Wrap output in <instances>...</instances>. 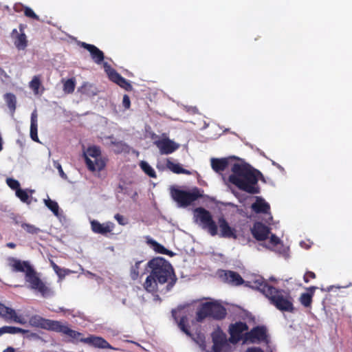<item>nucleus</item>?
Returning a JSON list of instances; mask_svg holds the SVG:
<instances>
[{"label": "nucleus", "instance_id": "1", "mask_svg": "<svg viewBox=\"0 0 352 352\" xmlns=\"http://www.w3.org/2000/svg\"><path fill=\"white\" fill-rule=\"evenodd\" d=\"M146 270L149 272L143 287L149 293H166L177 281V277L170 263L161 257H156L146 264Z\"/></svg>", "mask_w": 352, "mask_h": 352}, {"label": "nucleus", "instance_id": "2", "mask_svg": "<svg viewBox=\"0 0 352 352\" xmlns=\"http://www.w3.org/2000/svg\"><path fill=\"white\" fill-rule=\"evenodd\" d=\"M232 174L229 176V182L239 190L250 194H258L260 188L258 185V177H263L260 171L253 168L248 164H233Z\"/></svg>", "mask_w": 352, "mask_h": 352}, {"label": "nucleus", "instance_id": "3", "mask_svg": "<svg viewBox=\"0 0 352 352\" xmlns=\"http://www.w3.org/2000/svg\"><path fill=\"white\" fill-rule=\"evenodd\" d=\"M197 219L200 221L201 228L206 230L212 236L219 235L221 238H237L236 230L230 226L227 220L221 217L217 223L214 221L211 213L204 208H197L195 210Z\"/></svg>", "mask_w": 352, "mask_h": 352}, {"label": "nucleus", "instance_id": "4", "mask_svg": "<svg viewBox=\"0 0 352 352\" xmlns=\"http://www.w3.org/2000/svg\"><path fill=\"white\" fill-rule=\"evenodd\" d=\"M9 266L14 272L25 273V280L30 288L37 291L43 296L51 293L50 288L40 278L38 274L28 261H21L14 257L9 258Z\"/></svg>", "mask_w": 352, "mask_h": 352}, {"label": "nucleus", "instance_id": "5", "mask_svg": "<svg viewBox=\"0 0 352 352\" xmlns=\"http://www.w3.org/2000/svg\"><path fill=\"white\" fill-rule=\"evenodd\" d=\"M29 324L32 327L53 331L67 335L73 339H77L82 333L71 329L67 325L58 320L46 319L39 315H33L29 318Z\"/></svg>", "mask_w": 352, "mask_h": 352}, {"label": "nucleus", "instance_id": "6", "mask_svg": "<svg viewBox=\"0 0 352 352\" xmlns=\"http://www.w3.org/2000/svg\"><path fill=\"white\" fill-rule=\"evenodd\" d=\"M227 315L226 309L218 301H209L201 303L196 311V320L203 322L207 318L221 320Z\"/></svg>", "mask_w": 352, "mask_h": 352}, {"label": "nucleus", "instance_id": "7", "mask_svg": "<svg viewBox=\"0 0 352 352\" xmlns=\"http://www.w3.org/2000/svg\"><path fill=\"white\" fill-rule=\"evenodd\" d=\"M266 296L277 309L281 311L293 312L294 310L293 299L289 294L274 287Z\"/></svg>", "mask_w": 352, "mask_h": 352}, {"label": "nucleus", "instance_id": "8", "mask_svg": "<svg viewBox=\"0 0 352 352\" xmlns=\"http://www.w3.org/2000/svg\"><path fill=\"white\" fill-rule=\"evenodd\" d=\"M84 157L87 168L92 172L101 171L106 166L105 159L101 157V151L98 146L89 147Z\"/></svg>", "mask_w": 352, "mask_h": 352}, {"label": "nucleus", "instance_id": "9", "mask_svg": "<svg viewBox=\"0 0 352 352\" xmlns=\"http://www.w3.org/2000/svg\"><path fill=\"white\" fill-rule=\"evenodd\" d=\"M170 196L180 207H187L201 197L198 188L186 191L175 187L170 188Z\"/></svg>", "mask_w": 352, "mask_h": 352}, {"label": "nucleus", "instance_id": "10", "mask_svg": "<svg viewBox=\"0 0 352 352\" xmlns=\"http://www.w3.org/2000/svg\"><path fill=\"white\" fill-rule=\"evenodd\" d=\"M268 342L267 329L264 326H256L244 333L243 343Z\"/></svg>", "mask_w": 352, "mask_h": 352}, {"label": "nucleus", "instance_id": "11", "mask_svg": "<svg viewBox=\"0 0 352 352\" xmlns=\"http://www.w3.org/2000/svg\"><path fill=\"white\" fill-rule=\"evenodd\" d=\"M103 68L110 80L116 83L127 91L133 90V87L130 82L123 78L115 69L112 68L108 63H103Z\"/></svg>", "mask_w": 352, "mask_h": 352}, {"label": "nucleus", "instance_id": "12", "mask_svg": "<svg viewBox=\"0 0 352 352\" xmlns=\"http://www.w3.org/2000/svg\"><path fill=\"white\" fill-rule=\"evenodd\" d=\"M154 141V144L159 148L162 155H168L173 153L179 147V145L168 138H160L156 134L151 136Z\"/></svg>", "mask_w": 352, "mask_h": 352}, {"label": "nucleus", "instance_id": "13", "mask_svg": "<svg viewBox=\"0 0 352 352\" xmlns=\"http://www.w3.org/2000/svg\"><path fill=\"white\" fill-rule=\"evenodd\" d=\"M248 326L245 322H236L229 325L228 332L230 336V341L232 343H237L244 340V333L248 332Z\"/></svg>", "mask_w": 352, "mask_h": 352}, {"label": "nucleus", "instance_id": "14", "mask_svg": "<svg viewBox=\"0 0 352 352\" xmlns=\"http://www.w3.org/2000/svg\"><path fill=\"white\" fill-rule=\"evenodd\" d=\"M81 336L78 337L76 340H79L80 342L87 344L90 346H92L98 349H112L113 347L111 345L103 338L100 336H96L94 335H91L87 338H80Z\"/></svg>", "mask_w": 352, "mask_h": 352}, {"label": "nucleus", "instance_id": "15", "mask_svg": "<svg viewBox=\"0 0 352 352\" xmlns=\"http://www.w3.org/2000/svg\"><path fill=\"white\" fill-rule=\"evenodd\" d=\"M251 233L256 240L263 241L269 237L270 228L263 223L257 221L253 224Z\"/></svg>", "mask_w": 352, "mask_h": 352}, {"label": "nucleus", "instance_id": "16", "mask_svg": "<svg viewBox=\"0 0 352 352\" xmlns=\"http://www.w3.org/2000/svg\"><path fill=\"white\" fill-rule=\"evenodd\" d=\"M90 223L91 230L94 233L103 236H107V234L111 233L115 228V224L111 221L100 223L97 220H92Z\"/></svg>", "mask_w": 352, "mask_h": 352}, {"label": "nucleus", "instance_id": "17", "mask_svg": "<svg viewBox=\"0 0 352 352\" xmlns=\"http://www.w3.org/2000/svg\"><path fill=\"white\" fill-rule=\"evenodd\" d=\"M80 46L84 49L87 50L91 55L92 60L98 65L104 63V54L102 51L98 49L96 46L92 44H89L85 42H82Z\"/></svg>", "mask_w": 352, "mask_h": 352}, {"label": "nucleus", "instance_id": "18", "mask_svg": "<svg viewBox=\"0 0 352 352\" xmlns=\"http://www.w3.org/2000/svg\"><path fill=\"white\" fill-rule=\"evenodd\" d=\"M212 351L221 352L223 347L226 344V335L221 331H216L212 334Z\"/></svg>", "mask_w": 352, "mask_h": 352}, {"label": "nucleus", "instance_id": "19", "mask_svg": "<svg viewBox=\"0 0 352 352\" xmlns=\"http://www.w3.org/2000/svg\"><path fill=\"white\" fill-rule=\"evenodd\" d=\"M11 36L14 39V44L19 50H25L28 45V40L25 33H19L16 29L12 30Z\"/></svg>", "mask_w": 352, "mask_h": 352}, {"label": "nucleus", "instance_id": "20", "mask_svg": "<svg viewBox=\"0 0 352 352\" xmlns=\"http://www.w3.org/2000/svg\"><path fill=\"white\" fill-rule=\"evenodd\" d=\"M251 208L257 214H270V204L261 197H256V201L252 204Z\"/></svg>", "mask_w": 352, "mask_h": 352}, {"label": "nucleus", "instance_id": "21", "mask_svg": "<svg viewBox=\"0 0 352 352\" xmlns=\"http://www.w3.org/2000/svg\"><path fill=\"white\" fill-rule=\"evenodd\" d=\"M253 288H255L262 292L265 296L268 295V293L271 292L270 289H273L274 287L270 285L263 277H258L252 281Z\"/></svg>", "mask_w": 352, "mask_h": 352}, {"label": "nucleus", "instance_id": "22", "mask_svg": "<svg viewBox=\"0 0 352 352\" xmlns=\"http://www.w3.org/2000/svg\"><path fill=\"white\" fill-rule=\"evenodd\" d=\"M229 164L228 160L226 158H212L211 160L212 168L217 173L224 171Z\"/></svg>", "mask_w": 352, "mask_h": 352}, {"label": "nucleus", "instance_id": "23", "mask_svg": "<svg viewBox=\"0 0 352 352\" xmlns=\"http://www.w3.org/2000/svg\"><path fill=\"white\" fill-rule=\"evenodd\" d=\"M225 278L227 282L234 285H241L244 282L241 275L233 271H227L225 273Z\"/></svg>", "mask_w": 352, "mask_h": 352}, {"label": "nucleus", "instance_id": "24", "mask_svg": "<svg viewBox=\"0 0 352 352\" xmlns=\"http://www.w3.org/2000/svg\"><path fill=\"white\" fill-rule=\"evenodd\" d=\"M4 320L13 321L21 324H26V320L25 318L18 316L16 311L12 308H10L8 312L6 314V317L4 318Z\"/></svg>", "mask_w": 352, "mask_h": 352}, {"label": "nucleus", "instance_id": "25", "mask_svg": "<svg viewBox=\"0 0 352 352\" xmlns=\"http://www.w3.org/2000/svg\"><path fill=\"white\" fill-rule=\"evenodd\" d=\"M166 166L173 173L176 174H191L190 170L183 168L179 164H175L170 160H167Z\"/></svg>", "mask_w": 352, "mask_h": 352}, {"label": "nucleus", "instance_id": "26", "mask_svg": "<svg viewBox=\"0 0 352 352\" xmlns=\"http://www.w3.org/2000/svg\"><path fill=\"white\" fill-rule=\"evenodd\" d=\"M32 195L34 192V190H29V189H17L16 192V196L20 199V200L23 203L30 204V195Z\"/></svg>", "mask_w": 352, "mask_h": 352}, {"label": "nucleus", "instance_id": "27", "mask_svg": "<svg viewBox=\"0 0 352 352\" xmlns=\"http://www.w3.org/2000/svg\"><path fill=\"white\" fill-rule=\"evenodd\" d=\"M4 100L9 109L12 112H14L16 104V98L15 95L12 93H7L4 95Z\"/></svg>", "mask_w": 352, "mask_h": 352}, {"label": "nucleus", "instance_id": "28", "mask_svg": "<svg viewBox=\"0 0 352 352\" xmlns=\"http://www.w3.org/2000/svg\"><path fill=\"white\" fill-rule=\"evenodd\" d=\"M44 203L45 206L53 212V214L58 217L59 214V206L58 203L56 201L52 200L48 198L47 199H44Z\"/></svg>", "mask_w": 352, "mask_h": 352}, {"label": "nucleus", "instance_id": "29", "mask_svg": "<svg viewBox=\"0 0 352 352\" xmlns=\"http://www.w3.org/2000/svg\"><path fill=\"white\" fill-rule=\"evenodd\" d=\"M148 243H150L153 249L157 253L164 254H169L170 252L166 248H164L162 245L157 242L156 241H154L153 239H150L148 241Z\"/></svg>", "mask_w": 352, "mask_h": 352}, {"label": "nucleus", "instance_id": "30", "mask_svg": "<svg viewBox=\"0 0 352 352\" xmlns=\"http://www.w3.org/2000/svg\"><path fill=\"white\" fill-rule=\"evenodd\" d=\"M140 166L142 170L150 177L155 178L157 177L155 170L146 162L142 161Z\"/></svg>", "mask_w": 352, "mask_h": 352}, {"label": "nucleus", "instance_id": "31", "mask_svg": "<svg viewBox=\"0 0 352 352\" xmlns=\"http://www.w3.org/2000/svg\"><path fill=\"white\" fill-rule=\"evenodd\" d=\"M76 82L74 78H69L64 82L63 91L65 94H72L74 91Z\"/></svg>", "mask_w": 352, "mask_h": 352}, {"label": "nucleus", "instance_id": "32", "mask_svg": "<svg viewBox=\"0 0 352 352\" xmlns=\"http://www.w3.org/2000/svg\"><path fill=\"white\" fill-rule=\"evenodd\" d=\"M3 329L6 333L16 334V333H27L29 332L28 330L23 329L20 327H12V326H3Z\"/></svg>", "mask_w": 352, "mask_h": 352}, {"label": "nucleus", "instance_id": "33", "mask_svg": "<svg viewBox=\"0 0 352 352\" xmlns=\"http://www.w3.org/2000/svg\"><path fill=\"white\" fill-rule=\"evenodd\" d=\"M179 329L188 336H190V331L188 324V318L186 316H182L178 322Z\"/></svg>", "mask_w": 352, "mask_h": 352}, {"label": "nucleus", "instance_id": "34", "mask_svg": "<svg viewBox=\"0 0 352 352\" xmlns=\"http://www.w3.org/2000/svg\"><path fill=\"white\" fill-rule=\"evenodd\" d=\"M142 263V261H136L135 265L131 267L130 276H131V279H133V280H137L139 277V275H140L139 270L140 267V264Z\"/></svg>", "mask_w": 352, "mask_h": 352}, {"label": "nucleus", "instance_id": "35", "mask_svg": "<svg viewBox=\"0 0 352 352\" xmlns=\"http://www.w3.org/2000/svg\"><path fill=\"white\" fill-rule=\"evenodd\" d=\"M312 297L311 294H308V293H302L299 298L300 303L305 307H309L312 303Z\"/></svg>", "mask_w": 352, "mask_h": 352}, {"label": "nucleus", "instance_id": "36", "mask_svg": "<svg viewBox=\"0 0 352 352\" xmlns=\"http://www.w3.org/2000/svg\"><path fill=\"white\" fill-rule=\"evenodd\" d=\"M21 226L28 233L32 234H36L38 232H40V231H41V230L38 228H36L35 226L30 224V223H22L21 224Z\"/></svg>", "mask_w": 352, "mask_h": 352}, {"label": "nucleus", "instance_id": "37", "mask_svg": "<svg viewBox=\"0 0 352 352\" xmlns=\"http://www.w3.org/2000/svg\"><path fill=\"white\" fill-rule=\"evenodd\" d=\"M41 85L39 76H34L30 82V87L34 91V94H38Z\"/></svg>", "mask_w": 352, "mask_h": 352}, {"label": "nucleus", "instance_id": "38", "mask_svg": "<svg viewBox=\"0 0 352 352\" xmlns=\"http://www.w3.org/2000/svg\"><path fill=\"white\" fill-rule=\"evenodd\" d=\"M38 124H30V138L36 142H40L38 134Z\"/></svg>", "mask_w": 352, "mask_h": 352}, {"label": "nucleus", "instance_id": "39", "mask_svg": "<svg viewBox=\"0 0 352 352\" xmlns=\"http://www.w3.org/2000/svg\"><path fill=\"white\" fill-rule=\"evenodd\" d=\"M7 185L12 189L16 192L17 189H20V183L18 180L13 178H8L6 179Z\"/></svg>", "mask_w": 352, "mask_h": 352}, {"label": "nucleus", "instance_id": "40", "mask_svg": "<svg viewBox=\"0 0 352 352\" xmlns=\"http://www.w3.org/2000/svg\"><path fill=\"white\" fill-rule=\"evenodd\" d=\"M24 14L25 16L28 17V18H30V19H34V20H36V21H39L40 19H39V16L33 11V10L29 7H25V9H24Z\"/></svg>", "mask_w": 352, "mask_h": 352}, {"label": "nucleus", "instance_id": "41", "mask_svg": "<svg viewBox=\"0 0 352 352\" xmlns=\"http://www.w3.org/2000/svg\"><path fill=\"white\" fill-rule=\"evenodd\" d=\"M51 265L56 272V274L60 277V278H64L66 275L65 270L61 269L59 266H58L54 262L51 261Z\"/></svg>", "mask_w": 352, "mask_h": 352}, {"label": "nucleus", "instance_id": "42", "mask_svg": "<svg viewBox=\"0 0 352 352\" xmlns=\"http://www.w3.org/2000/svg\"><path fill=\"white\" fill-rule=\"evenodd\" d=\"M270 243L273 246H276L277 245L280 244L281 243L280 239L276 236L274 234H272L270 237Z\"/></svg>", "mask_w": 352, "mask_h": 352}, {"label": "nucleus", "instance_id": "43", "mask_svg": "<svg viewBox=\"0 0 352 352\" xmlns=\"http://www.w3.org/2000/svg\"><path fill=\"white\" fill-rule=\"evenodd\" d=\"M316 276V274L314 272L308 271L305 274L303 279L305 283H309L310 279H314Z\"/></svg>", "mask_w": 352, "mask_h": 352}, {"label": "nucleus", "instance_id": "44", "mask_svg": "<svg viewBox=\"0 0 352 352\" xmlns=\"http://www.w3.org/2000/svg\"><path fill=\"white\" fill-rule=\"evenodd\" d=\"M9 309L10 307H6V305L0 302V316L2 318L4 319L5 317H6V314L8 312Z\"/></svg>", "mask_w": 352, "mask_h": 352}, {"label": "nucleus", "instance_id": "45", "mask_svg": "<svg viewBox=\"0 0 352 352\" xmlns=\"http://www.w3.org/2000/svg\"><path fill=\"white\" fill-rule=\"evenodd\" d=\"M122 105L126 109H129L131 107V100L129 96L126 94L123 96Z\"/></svg>", "mask_w": 352, "mask_h": 352}, {"label": "nucleus", "instance_id": "46", "mask_svg": "<svg viewBox=\"0 0 352 352\" xmlns=\"http://www.w3.org/2000/svg\"><path fill=\"white\" fill-rule=\"evenodd\" d=\"M54 166L58 169V173L60 174V176L63 178V179H66L67 178V175L66 174L64 173L63 168H62V166L58 162H54Z\"/></svg>", "mask_w": 352, "mask_h": 352}, {"label": "nucleus", "instance_id": "47", "mask_svg": "<svg viewBox=\"0 0 352 352\" xmlns=\"http://www.w3.org/2000/svg\"><path fill=\"white\" fill-rule=\"evenodd\" d=\"M114 218L116 219V221L120 225L124 226L126 223V221H125L124 217L120 214H116Z\"/></svg>", "mask_w": 352, "mask_h": 352}, {"label": "nucleus", "instance_id": "48", "mask_svg": "<svg viewBox=\"0 0 352 352\" xmlns=\"http://www.w3.org/2000/svg\"><path fill=\"white\" fill-rule=\"evenodd\" d=\"M26 6H24L22 3H15L13 9L16 12H24V9Z\"/></svg>", "mask_w": 352, "mask_h": 352}, {"label": "nucleus", "instance_id": "49", "mask_svg": "<svg viewBox=\"0 0 352 352\" xmlns=\"http://www.w3.org/2000/svg\"><path fill=\"white\" fill-rule=\"evenodd\" d=\"M38 124L37 123V114L36 111L32 113L31 115V123L30 124Z\"/></svg>", "mask_w": 352, "mask_h": 352}, {"label": "nucleus", "instance_id": "50", "mask_svg": "<svg viewBox=\"0 0 352 352\" xmlns=\"http://www.w3.org/2000/svg\"><path fill=\"white\" fill-rule=\"evenodd\" d=\"M318 289L317 287L316 286H311V287H309V288H307V291L309 292L308 294H311V297L313 298L314 295V293H315V291Z\"/></svg>", "mask_w": 352, "mask_h": 352}, {"label": "nucleus", "instance_id": "51", "mask_svg": "<svg viewBox=\"0 0 352 352\" xmlns=\"http://www.w3.org/2000/svg\"><path fill=\"white\" fill-rule=\"evenodd\" d=\"M247 352H264V351L259 347H252V348L248 349Z\"/></svg>", "mask_w": 352, "mask_h": 352}, {"label": "nucleus", "instance_id": "52", "mask_svg": "<svg viewBox=\"0 0 352 352\" xmlns=\"http://www.w3.org/2000/svg\"><path fill=\"white\" fill-rule=\"evenodd\" d=\"M6 247L11 248V249H14L16 248V244L12 242H9L6 244Z\"/></svg>", "mask_w": 352, "mask_h": 352}, {"label": "nucleus", "instance_id": "53", "mask_svg": "<svg viewBox=\"0 0 352 352\" xmlns=\"http://www.w3.org/2000/svg\"><path fill=\"white\" fill-rule=\"evenodd\" d=\"M25 28V25L23 24H20L19 26L20 33H24V29Z\"/></svg>", "mask_w": 352, "mask_h": 352}, {"label": "nucleus", "instance_id": "54", "mask_svg": "<svg viewBox=\"0 0 352 352\" xmlns=\"http://www.w3.org/2000/svg\"><path fill=\"white\" fill-rule=\"evenodd\" d=\"M14 349L12 346H8L7 349H6L3 352H14Z\"/></svg>", "mask_w": 352, "mask_h": 352}, {"label": "nucleus", "instance_id": "55", "mask_svg": "<svg viewBox=\"0 0 352 352\" xmlns=\"http://www.w3.org/2000/svg\"><path fill=\"white\" fill-rule=\"evenodd\" d=\"M5 333H5V331H4V329H3V327H1V328H0V337H1L2 335L5 334Z\"/></svg>", "mask_w": 352, "mask_h": 352}, {"label": "nucleus", "instance_id": "56", "mask_svg": "<svg viewBox=\"0 0 352 352\" xmlns=\"http://www.w3.org/2000/svg\"><path fill=\"white\" fill-rule=\"evenodd\" d=\"M172 314H173V316L176 319V317H175L176 311L175 310H173Z\"/></svg>", "mask_w": 352, "mask_h": 352}, {"label": "nucleus", "instance_id": "57", "mask_svg": "<svg viewBox=\"0 0 352 352\" xmlns=\"http://www.w3.org/2000/svg\"><path fill=\"white\" fill-rule=\"evenodd\" d=\"M112 143H113V144H121V142H117V143H116V142H112Z\"/></svg>", "mask_w": 352, "mask_h": 352}, {"label": "nucleus", "instance_id": "58", "mask_svg": "<svg viewBox=\"0 0 352 352\" xmlns=\"http://www.w3.org/2000/svg\"><path fill=\"white\" fill-rule=\"evenodd\" d=\"M32 336H36V333H32Z\"/></svg>", "mask_w": 352, "mask_h": 352}]
</instances>
